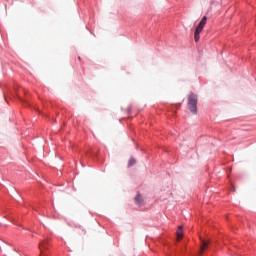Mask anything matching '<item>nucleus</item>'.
I'll return each instance as SVG.
<instances>
[{
    "label": "nucleus",
    "instance_id": "2",
    "mask_svg": "<svg viewBox=\"0 0 256 256\" xmlns=\"http://www.w3.org/2000/svg\"><path fill=\"white\" fill-rule=\"evenodd\" d=\"M205 25H207V16H204L201 19V21L199 22L198 26L195 29L194 39H195L196 43H197V41H199L201 32L203 31V29H205Z\"/></svg>",
    "mask_w": 256,
    "mask_h": 256
},
{
    "label": "nucleus",
    "instance_id": "6",
    "mask_svg": "<svg viewBox=\"0 0 256 256\" xmlns=\"http://www.w3.org/2000/svg\"><path fill=\"white\" fill-rule=\"evenodd\" d=\"M135 201H136L137 205H141V203H143V197L138 194L135 198Z\"/></svg>",
    "mask_w": 256,
    "mask_h": 256
},
{
    "label": "nucleus",
    "instance_id": "7",
    "mask_svg": "<svg viewBox=\"0 0 256 256\" xmlns=\"http://www.w3.org/2000/svg\"><path fill=\"white\" fill-rule=\"evenodd\" d=\"M129 165H130V167L133 166V165H135V159H130Z\"/></svg>",
    "mask_w": 256,
    "mask_h": 256
},
{
    "label": "nucleus",
    "instance_id": "1",
    "mask_svg": "<svg viewBox=\"0 0 256 256\" xmlns=\"http://www.w3.org/2000/svg\"><path fill=\"white\" fill-rule=\"evenodd\" d=\"M197 103H199V96L190 92L188 95V109L193 113V115H197Z\"/></svg>",
    "mask_w": 256,
    "mask_h": 256
},
{
    "label": "nucleus",
    "instance_id": "4",
    "mask_svg": "<svg viewBox=\"0 0 256 256\" xmlns=\"http://www.w3.org/2000/svg\"><path fill=\"white\" fill-rule=\"evenodd\" d=\"M207 247H209V241H205V240L201 239L200 253H203V251H205V249H207Z\"/></svg>",
    "mask_w": 256,
    "mask_h": 256
},
{
    "label": "nucleus",
    "instance_id": "5",
    "mask_svg": "<svg viewBox=\"0 0 256 256\" xmlns=\"http://www.w3.org/2000/svg\"><path fill=\"white\" fill-rule=\"evenodd\" d=\"M176 235H177L178 241H180V239H183V226L178 227Z\"/></svg>",
    "mask_w": 256,
    "mask_h": 256
},
{
    "label": "nucleus",
    "instance_id": "3",
    "mask_svg": "<svg viewBox=\"0 0 256 256\" xmlns=\"http://www.w3.org/2000/svg\"><path fill=\"white\" fill-rule=\"evenodd\" d=\"M49 249V241L43 240L42 242L39 243V250H40V255L41 256H47V251Z\"/></svg>",
    "mask_w": 256,
    "mask_h": 256
}]
</instances>
